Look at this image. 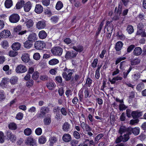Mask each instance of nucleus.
<instances>
[{"instance_id":"3c124183","label":"nucleus","mask_w":146,"mask_h":146,"mask_svg":"<svg viewBox=\"0 0 146 146\" xmlns=\"http://www.w3.org/2000/svg\"><path fill=\"white\" fill-rule=\"evenodd\" d=\"M22 26L19 25L15 27L13 29L14 31L16 33H19L22 29Z\"/></svg>"},{"instance_id":"6e6552de","label":"nucleus","mask_w":146,"mask_h":146,"mask_svg":"<svg viewBox=\"0 0 146 146\" xmlns=\"http://www.w3.org/2000/svg\"><path fill=\"white\" fill-rule=\"evenodd\" d=\"M34 46L36 49L42 50L45 47L46 44L44 42L38 41H36L35 43Z\"/></svg>"},{"instance_id":"9d476101","label":"nucleus","mask_w":146,"mask_h":146,"mask_svg":"<svg viewBox=\"0 0 146 146\" xmlns=\"http://www.w3.org/2000/svg\"><path fill=\"white\" fill-rule=\"evenodd\" d=\"M68 72V74L66 72H63L62 74V77L65 78L66 81H67L71 79L73 73L72 70H69Z\"/></svg>"},{"instance_id":"052dcab7","label":"nucleus","mask_w":146,"mask_h":146,"mask_svg":"<svg viewBox=\"0 0 146 146\" xmlns=\"http://www.w3.org/2000/svg\"><path fill=\"white\" fill-rule=\"evenodd\" d=\"M39 74L37 72H35L33 74L32 78L33 80H36L38 78Z\"/></svg>"},{"instance_id":"c03bdc74","label":"nucleus","mask_w":146,"mask_h":146,"mask_svg":"<svg viewBox=\"0 0 146 146\" xmlns=\"http://www.w3.org/2000/svg\"><path fill=\"white\" fill-rule=\"evenodd\" d=\"M127 31L129 34H131L134 31L133 27L130 25H128L127 27Z\"/></svg>"},{"instance_id":"c756f323","label":"nucleus","mask_w":146,"mask_h":146,"mask_svg":"<svg viewBox=\"0 0 146 146\" xmlns=\"http://www.w3.org/2000/svg\"><path fill=\"white\" fill-rule=\"evenodd\" d=\"M18 80V78L17 76H13L11 78L9 81L11 85H14L17 83Z\"/></svg>"},{"instance_id":"4d7b16f0","label":"nucleus","mask_w":146,"mask_h":146,"mask_svg":"<svg viewBox=\"0 0 146 146\" xmlns=\"http://www.w3.org/2000/svg\"><path fill=\"white\" fill-rule=\"evenodd\" d=\"M5 138L3 133L0 131V143H3L4 142Z\"/></svg>"},{"instance_id":"603ef678","label":"nucleus","mask_w":146,"mask_h":146,"mask_svg":"<svg viewBox=\"0 0 146 146\" xmlns=\"http://www.w3.org/2000/svg\"><path fill=\"white\" fill-rule=\"evenodd\" d=\"M41 2L43 5L47 7L50 4V0H42Z\"/></svg>"},{"instance_id":"e433bc0d","label":"nucleus","mask_w":146,"mask_h":146,"mask_svg":"<svg viewBox=\"0 0 146 146\" xmlns=\"http://www.w3.org/2000/svg\"><path fill=\"white\" fill-rule=\"evenodd\" d=\"M32 131L31 129L29 128L25 129L24 131V134L26 136H29L32 134Z\"/></svg>"},{"instance_id":"473e14b6","label":"nucleus","mask_w":146,"mask_h":146,"mask_svg":"<svg viewBox=\"0 0 146 146\" xmlns=\"http://www.w3.org/2000/svg\"><path fill=\"white\" fill-rule=\"evenodd\" d=\"M46 137L42 135L40 136L38 138V143L40 144H43L46 143Z\"/></svg>"},{"instance_id":"f3484780","label":"nucleus","mask_w":146,"mask_h":146,"mask_svg":"<svg viewBox=\"0 0 146 146\" xmlns=\"http://www.w3.org/2000/svg\"><path fill=\"white\" fill-rule=\"evenodd\" d=\"M27 39L30 42H34L37 40L36 35L35 33H32L29 35Z\"/></svg>"},{"instance_id":"5701e85b","label":"nucleus","mask_w":146,"mask_h":146,"mask_svg":"<svg viewBox=\"0 0 146 146\" xmlns=\"http://www.w3.org/2000/svg\"><path fill=\"white\" fill-rule=\"evenodd\" d=\"M21 45L20 43L18 42H15L12 44L11 48L13 50H18L20 49Z\"/></svg>"},{"instance_id":"13d9d810","label":"nucleus","mask_w":146,"mask_h":146,"mask_svg":"<svg viewBox=\"0 0 146 146\" xmlns=\"http://www.w3.org/2000/svg\"><path fill=\"white\" fill-rule=\"evenodd\" d=\"M40 79L42 80L45 81L48 80V77L47 75L43 74L40 76Z\"/></svg>"},{"instance_id":"f257e3e1","label":"nucleus","mask_w":146,"mask_h":146,"mask_svg":"<svg viewBox=\"0 0 146 146\" xmlns=\"http://www.w3.org/2000/svg\"><path fill=\"white\" fill-rule=\"evenodd\" d=\"M49 111V108L44 106L42 107L40 110V113H38L37 116L39 117H43L46 114L48 113Z\"/></svg>"},{"instance_id":"ea45409f","label":"nucleus","mask_w":146,"mask_h":146,"mask_svg":"<svg viewBox=\"0 0 146 146\" xmlns=\"http://www.w3.org/2000/svg\"><path fill=\"white\" fill-rule=\"evenodd\" d=\"M63 6V4L62 2L60 1H59L57 3L56 8L57 10H60L62 8Z\"/></svg>"},{"instance_id":"4c0bfd02","label":"nucleus","mask_w":146,"mask_h":146,"mask_svg":"<svg viewBox=\"0 0 146 146\" xmlns=\"http://www.w3.org/2000/svg\"><path fill=\"white\" fill-rule=\"evenodd\" d=\"M9 128L12 130H15L17 128V125L13 123H10L8 126Z\"/></svg>"},{"instance_id":"e2e57ef3","label":"nucleus","mask_w":146,"mask_h":146,"mask_svg":"<svg viewBox=\"0 0 146 146\" xmlns=\"http://www.w3.org/2000/svg\"><path fill=\"white\" fill-rule=\"evenodd\" d=\"M78 95L79 97V100L80 101H81L83 98V91L82 89L80 90Z\"/></svg>"},{"instance_id":"a18cd8bd","label":"nucleus","mask_w":146,"mask_h":146,"mask_svg":"<svg viewBox=\"0 0 146 146\" xmlns=\"http://www.w3.org/2000/svg\"><path fill=\"white\" fill-rule=\"evenodd\" d=\"M55 84L52 82L48 83L47 84V88L50 90H52L54 87Z\"/></svg>"},{"instance_id":"a878e982","label":"nucleus","mask_w":146,"mask_h":146,"mask_svg":"<svg viewBox=\"0 0 146 146\" xmlns=\"http://www.w3.org/2000/svg\"><path fill=\"white\" fill-rule=\"evenodd\" d=\"M25 24L28 28H30L33 26L34 22L32 20L30 19L26 20Z\"/></svg>"},{"instance_id":"0e129e2a","label":"nucleus","mask_w":146,"mask_h":146,"mask_svg":"<svg viewBox=\"0 0 146 146\" xmlns=\"http://www.w3.org/2000/svg\"><path fill=\"white\" fill-rule=\"evenodd\" d=\"M144 87V84L143 83H141L137 85L136 89L138 90L139 91L143 89Z\"/></svg>"},{"instance_id":"680f3d73","label":"nucleus","mask_w":146,"mask_h":146,"mask_svg":"<svg viewBox=\"0 0 146 146\" xmlns=\"http://www.w3.org/2000/svg\"><path fill=\"white\" fill-rule=\"evenodd\" d=\"M9 79L7 78H3L1 81V83L4 85L8 84L9 82Z\"/></svg>"},{"instance_id":"39448f33","label":"nucleus","mask_w":146,"mask_h":146,"mask_svg":"<svg viewBox=\"0 0 146 146\" xmlns=\"http://www.w3.org/2000/svg\"><path fill=\"white\" fill-rule=\"evenodd\" d=\"M27 70L26 66L22 64H20L17 66L15 69V71L18 73H25Z\"/></svg>"},{"instance_id":"79ce46f5","label":"nucleus","mask_w":146,"mask_h":146,"mask_svg":"<svg viewBox=\"0 0 146 146\" xmlns=\"http://www.w3.org/2000/svg\"><path fill=\"white\" fill-rule=\"evenodd\" d=\"M59 19V17L57 16H55L52 17L50 19V20L52 22L54 23H56L58 21Z\"/></svg>"},{"instance_id":"7c9ffc66","label":"nucleus","mask_w":146,"mask_h":146,"mask_svg":"<svg viewBox=\"0 0 146 146\" xmlns=\"http://www.w3.org/2000/svg\"><path fill=\"white\" fill-rule=\"evenodd\" d=\"M5 7L7 8H10L13 5V1L12 0H6L5 3Z\"/></svg>"},{"instance_id":"864d4df0","label":"nucleus","mask_w":146,"mask_h":146,"mask_svg":"<svg viewBox=\"0 0 146 146\" xmlns=\"http://www.w3.org/2000/svg\"><path fill=\"white\" fill-rule=\"evenodd\" d=\"M58 69L57 68H54L50 69L49 71V73L52 75H55L57 73Z\"/></svg>"},{"instance_id":"72a5a7b5","label":"nucleus","mask_w":146,"mask_h":146,"mask_svg":"<svg viewBox=\"0 0 146 146\" xmlns=\"http://www.w3.org/2000/svg\"><path fill=\"white\" fill-rule=\"evenodd\" d=\"M0 44L4 49H6L9 47V43L7 40L3 41L1 42Z\"/></svg>"},{"instance_id":"9b49d317","label":"nucleus","mask_w":146,"mask_h":146,"mask_svg":"<svg viewBox=\"0 0 146 146\" xmlns=\"http://www.w3.org/2000/svg\"><path fill=\"white\" fill-rule=\"evenodd\" d=\"M129 134L131 135L133 133L135 135H137L139 134L140 132V128L138 127H135L134 128L129 127Z\"/></svg>"},{"instance_id":"f8f14e48","label":"nucleus","mask_w":146,"mask_h":146,"mask_svg":"<svg viewBox=\"0 0 146 146\" xmlns=\"http://www.w3.org/2000/svg\"><path fill=\"white\" fill-rule=\"evenodd\" d=\"M32 3L30 1L25 3L23 5L24 11L26 12H29L32 6Z\"/></svg>"},{"instance_id":"dca6fc26","label":"nucleus","mask_w":146,"mask_h":146,"mask_svg":"<svg viewBox=\"0 0 146 146\" xmlns=\"http://www.w3.org/2000/svg\"><path fill=\"white\" fill-rule=\"evenodd\" d=\"M46 26L45 22L43 21H38L36 25L37 28L38 29H42L44 28Z\"/></svg>"},{"instance_id":"2f4dec72","label":"nucleus","mask_w":146,"mask_h":146,"mask_svg":"<svg viewBox=\"0 0 146 146\" xmlns=\"http://www.w3.org/2000/svg\"><path fill=\"white\" fill-rule=\"evenodd\" d=\"M33 44L31 42H30L28 40L26 41L24 43V47L27 48L29 49L32 46Z\"/></svg>"},{"instance_id":"c85d7f7f","label":"nucleus","mask_w":146,"mask_h":146,"mask_svg":"<svg viewBox=\"0 0 146 146\" xmlns=\"http://www.w3.org/2000/svg\"><path fill=\"white\" fill-rule=\"evenodd\" d=\"M123 46V43L121 41H118L115 44V49L117 51H119L121 50Z\"/></svg>"},{"instance_id":"49530a36","label":"nucleus","mask_w":146,"mask_h":146,"mask_svg":"<svg viewBox=\"0 0 146 146\" xmlns=\"http://www.w3.org/2000/svg\"><path fill=\"white\" fill-rule=\"evenodd\" d=\"M132 79L134 81H137L140 78V76L139 73H136L132 75Z\"/></svg>"},{"instance_id":"338daca9","label":"nucleus","mask_w":146,"mask_h":146,"mask_svg":"<svg viewBox=\"0 0 146 146\" xmlns=\"http://www.w3.org/2000/svg\"><path fill=\"white\" fill-rule=\"evenodd\" d=\"M126 59V57H120L117 58L115 61V64H117L121 61L125 60Z\"/></svg>"},{"instance_id":"aec40b11","label":"nucleus","mask_w":146,"mask_h":146,"mask_svg":"<svg viewBox=\"0 0 146 146\" xmlns=\"http://www.w3.org/2000/svg\"><path fill=\"white\" fill-rule=\"evenodd\" d=\"M43 11V7L40 4H37L36 5L35 11L37 13H41Z\"/></svg>"},{"instance_id":"2eb2a0df","label":"nucleus","mask_w":146,"mask_h":146,"mask_svg":"<svg viewBox=\"0 0 146 146\" xmlns=\"http://www.w3.org/2000/svg\"><path fill=\"white\" fill-rule=\"evenodd\" d=\"M80 126L84 130H85L86 131H89L92 130V129L90 127L84 122L80 123Z\"/></svg>"},{"instance_id":"b1692460","label":"nucleus","mask_w":146,"mask_h":146,"mask_svg":"<svg viewBox=\"0 0 146 146\" xmlns=\"http://www.w3.org/2000/svg\"><path fill=\"white\" fill-rule=\"evenodd\" d=\"M70 127L71 125L69 123L66 122L63 124L62 129L64 131L67 132L70 130Z\"/></svg>"},{"instance_id":"37998d69","label":"nucleus","mask_w":146,"mask_h":146,"mask_svg":"<svg viewBox=\"0 0 146 146\" xmlns=\"http://www.w3.org/2000/svg\"><path fill=\"white\" fill-rule=\"evenodd\" d=\"M9 56L11 57L16 56L18 54L17 52L11 50L8 53Z\"/></svg>"},{"instance_id":"4be33fe9","label":"nucleus","mask_w":146,"mask_h":146,"mask_svg":"<svg viewBox=\"0 0 146 146\" xmlns=\"http://www.w3.org/2000/svg\"><path fill=\"white\" fill-rule=\"evenodd\" d=\"M131 115L134 118H136L142 115V113L138 111H134L131 113Z\"/></svg>"},{"instance_id":"c9c22d12","label":"nucleus","mask_w":146,"mask_h":146,"mask_svg":"<svg viewBox=\"0 0 146 146\" xmlns=\"http://www.w3.org/2000/svg\"><path fill=\"white\" fill-rule=\"evenodd\" d=\"M25 2L23 0H20L17 3L15 7L17 9H19L22 7V4H24Z\"/></svg>"},{"instance_id":"69168bd1","label":"nucleus","mask_w":146,"mask_h":146,"mask_svg":"<svg viewBox=\"0 0 146 146\" xmlns=\"http://www.w3.org/2000/svg\"><path fill=\"white\" fill-rule=\"evenodd\" d=\"M127 107L125 106L123 104V102L120 104L119 106V109L120 111L125 110Z\"/></svg>"},{"instance_id":"de8ad7c7","label":"nucleus","mask_w":146,"mask_h":146,"mask_svg":"<svg viewBox=\"0 0 146 146\" xmlns=\"http://www.w3.org/2000/svg\"><path fill=\"white\" fill-rule=\"evenodd\" d=\"M132 69V67L130 66L128 70L123 73V78L125 79L127 78V76Z\"/></svg>"},{"instance_id":"412c9836","label":"nucleus","mask_w":146,"mask_h":146,"mask_svg":"<svg viewBox=\"0 0 146 146\" xmlns=\"http://www.w3.org/2000/svg\"><path fill=\"white\" fill-rule=\"evenodd\" d=\"M129 127L127 128L125 126H121L119 130V133L121 134L124 133H129V131L128 130Z\"/></svg>"},{"instance_id":"09e8293b","label":"nucleus","mask_w":146,"mask_h":146,"mask_svg":"<svg viewBox=\"0 0 146 146\" xmlns=\"http://www.w3.org/2000/svg\"><path fill=\"white\" fill-rule=\"evenodd\" d=\"M56 139L54 137H51L49 139L50 145L52 146L56 141Z\"/></svg>"},{"instance_id":"6e6d98bb","label":"nucleus","mask_w":146,"mask_h":146,"mask_svg":"<svg viewBox=\"0 0 146 146\" xmlns=\"http://www.w3.org/2000/svg\"><path fill=\"white\" fill-rule=\"evenodd\" d=\"M23 116V114L19 112L16 115V118L18 120H20L22 119Z\"/></svg>"},{"instance_id":"f704fd0d","label":"nucleus","mask_w":146,"mask_h":146,"mask_svg":"<svg viewBox=\"0 0 146 146\" xmlns=\"http://www.w3.org/2000/svg\"><path fill=\"white\" fill-rule=\"evenodd\" d=\"M59 62V60L55 58L52 59L50 60L48 62V64L51 65H54L58 64Z\"/></svg>"},{"instance_id":"1a4fd4ad","label":"nucleus","mask_w":146,"mask_h":146,"mask_svg":"<svg viewBox=\"0 0 146 146\" xmlns=\"http://www.w3.org/2000/svg\"><path fill=\"white\" fill-rule=\"evenodd\" d=\"M7 138L8 140H10L12 142H13L16 140V137L14 134L10 131H7L6 133Z\"/></svg>"},{"instance_id":"bb28decb","label":"nucleus","mask_w":146,"mask_h":146,"mask_svg":"<svg viewBox=\"0 0 146 146\" xmlns=\"http://www.w3.org/2000/svg\"><path fill=\"white\" fill-rule=\"evenodd\" d=\"M72 48L77 52H82L84 50L83 46L81 45H78L77 46H74Z\"/></svg>"},{"instance_id":"393cba45","label":"nucleus","mask_w":146,"mask_h":146,"mask_svg":"<svg viewBox=\"0 0 146 146\" xmlns=\"http://www.w3.org/2000/svg\"><path fill=\"white\" fill-rule=\"evenodd\" d=\"M62 139L65 142H68L71 139V136L68 133L65 134L62 137Z\"/></svg>"},{"instance_id":"ddd939ff","label":"nucleus","mask_w":146,"mask_h":146,"mask_svg":"<svg viewBox=\"0 0 146 146\" xmlns=\"http://www.w3.org/2000/svg\"><path fill=\"white\" fill-rule=\"evenodd\" d=\"M21 58L22 60L25 62H28L30 59L29 55L26 53L23 54Z\"/></svg>"},{"instance_id":"a211bd4d","label":"nucleus","mask_w":146,"mask_h":146,"mask_svg":"<svg viewBox=\"0 0 146 146\" xmlns=\"http://www.w3.org/2000/svg\"><path fill=\"white\" fill-rule=\"evenodd\" d=\"M10 35V33L8 30H4L2 31L0 34V36L2 38H6L9 36Z\"/></svg>"},{"instance_id":"a19ab883","label":"nucleus","mask_w":146,"mask_h":146,"mask_svg":"<svg viewBox=\"0 0 146 146\" xmlns=\"http://www.w3.org/2000/svg\"><path fill=\"white\" fill-rule=\"evenodd\" d=\"M140 61L141 60L139 59H135L131 61V64L132 65H136L139 64Z\"/></svg>"},{"instance_id":"7ed1b4c3","label":"nucleus","mask_w":146,"mask_h":146,"mask_svg":"<svg viewBox=\"0 0 146 146\" xmlns=\"http://www.w3.org/2000/svg\"><path fill=\"white\" fill-rule=\"evenodd\" d=\"M51 52L54 55L60 56L62 53V50L60 47H55L51 49Z\"/></svg>"},{"instance_id":"6ab92c4d","label":"nucleus","mask_w":146,"mask_h":146,"mask_svg":"<svg viewBox=\"0 0 146 146\" xmlns=\"http://www.w3.org/2000/svg\"><path fill=\"white\" fill-rule=\"evenodd\" d=\"M142 53V49L139 47H137L135 48L133 51V54L135 56H138L140 55Z\"/></svg>"},{"instance_id":"f03ea898","label":"nucleus","mask_w":146,"mask_h":146,"mask_svg":"<svg viewBox=\"0 0 146 146\" xmlns=\"http://www.w3.org/2000/svg\"><path fill=\"white\" fill-rule=\"evenodd\" d=\"M25 143L26 145L30 146H37L36 140L31 136L27 138Z\"/></svg>"},{"instance_id":"5fc2aeb1","label":"nucleus","mask_w":146,"mask_h":146,"mask_svg":"<svg viewBox=\"0 0 146 146\" xmlns=\"http://www.w3.org/2000/svg\"><path fill=\"white\" fill-rule=\"evenodd\" d=\"M73 135L75 138L77 139H79L80 137L79 133L77 131H74L73 132Z\"/></svg>"},{"instance_id":"20e7f679","label":"nucleus","mask_w":146,"mask_h":146,"mask_svg":"<svg viewBox=\"0 0 146 146\" xmlns=\"http://www.w3.org/2000/svg\"><path fill=\"white\" fill-rule=\"evenodd\" d=\"M129 135H130L129 133H126L123 136H121L116 140L115 141L116 143H119L121 141L123 142L127 141L129 139Z\"/></svg>"},{"instance_id":"0eeeda50","label":"nucleus","mask_w":146,"mask_h":146,"mask_svg":"<svg viewBox=\"0 0 146 146\" xmlns=\"http://www.w3.org/2000/svg\"><path fill=\"white\" fill-rule=\"evenodd\" d=\"M20 19V17L18 14H13L10 16L9 20L10 21L13 23H17Z\"/></svg>"},{"instance_id":"cd10ccee","label":"nucleus","mask_w":146,"mask_h":146,"mask_svg":"<svg viewBox=\"0 0 146 146\" xmlns=\"http://www.w3.org/2000/svg\"><path fill=\"white\" fill-rule=\"evenodd\" d=\"M46 33L44 30L40 31L38 34L39 38L41 39L45 38L47 36Z\"/></svg>"},{"instance_id":"4468645a","label":"nucleus","mask_w":146,"mask_h":146,"mask_svg":"<svg viewBox=\"0 0 146 146\" xmlns=\"http://www.w3.org/2000/svg\"><path fill=\"white\" fill-rule=\"evenodd\" d=\"M123 79V78L122 76H117L115 77L112 78V79H109V81L112 84H114L115 83L116 81H121Z\"/></svg>"},{"instance_id":"774afa93","label":"nucleus","mask_w":146,"mask_h":146,"mask_svg":"<svg viewBox=\"0 0 146 146\" xmlns=\"http://www.w3.org/2000/svg\"><path fill=\"white\" fill-rule=\"evenodd\" d=\"M36 134L38 135H40L42 133V129L40 127L36 128L35 130Z\"/></svg>"},{"instance_id":"bf43d9fd","label":"nucleus","mask_w":146,"mask_h":146,"mask_svg":"<svg viewBox=\"0 0 146 146\" xmlns=\"http://www.w3.org/2000/svg\"><path fill=\"white\" fill-rule=\"evenodd\" d=\"M34 84V81L32 80H30L28 81L26 83V86L28 88L32 86Z\"/></svg>"},{"instance_id":"8fccbe9b","label":"nucleus","mask_w":146,"mask_h":146,"mask_svg":"<svg viewBox=\"0 0 146 146\" xmlns=\"http://www.w3.org/2000/svg\"><path fill=\"white\" fill-rule=\"evenodd\" d=\"M104 136V135L102 133H100L96 137L95 139V142L97 143L98 141Z\"/></svg>"},{"instance_id":"423d86ee","label":"nucleus","mask_w":146,"mask_h":146,"mask_svg":"<svg viewBox=\"0 0 146 146\" xmlns=\"http://www.w3.org/2000/svg\"><path fill=\"white\" fill-rule=\"evenodd\" d=\"M78 53L74 51L71 50L67 52L65 57L67 59L74 58L76 57Z\"/></svg>"},{"instance_id":"58836bf2","label":"nucleus","mask_w":146,"mask_h":146,"mask_svg":"<svg viewBox=\"0 0 146 146\" xmlns=\"http://www.w3.org/2000/svg\"><path fill=\"white\" fill-rule=\"evenodd\" d=\"M44 122L45 124L49 125L51 122L50 117L48 116L46 117L44 120Z\"/></svg>"}]
</instances>
